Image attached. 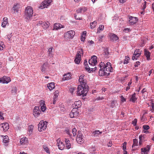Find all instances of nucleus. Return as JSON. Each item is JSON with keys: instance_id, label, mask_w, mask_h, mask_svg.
Returning a JSON list of instances; mask_svg holds the SVG:
<instances>
[{"instance_id": "obj_1", "label": "nucleus", "mask_w": 154, "mask_h": 154, "mask_svg": "<svg viewBox=\"0 0 154 154\" xmlns=\"http://www.w3.org/2000/svg\"><path fill=\"white\" fill-rule=\"evenodd\" d=\"M98 67L100 68L99 72V75L100 76L108 75L110 74V72H112L111 70L112 69L111 63L109 62L107 63L106 65L104 62H101Z\"/></svg>"}, {"instance_id": "obj_2", "label": "nucleus", "mask_w": 154, "mask_h": 154, "mask_svg": "<svg viewBox=\"0 0 154 154\" xmlns=\"http://www.w3.org/2000/svg\"><path fill=\"white\" fill-rule=\"evenodd\" d=\"M88 89V85H79L77 88V94L79 96H86Z\"/></svg>"}, {"instance_id": "obj_3", "label": "nucleus", "mask_w": 154, "mask_h": 154, "mask_svg": "<svg viewBox=\"0 0 154 154\" xmlns=\"http://www.w3.org/2000/svg\"><path fill=\"white\" fill-rule=\"evenodd\" d=\"M33 10L30 6H28L25 9L24 17L26 19V21L29 22L33 14Z\"/></svg>"}, {"instance_id": "obj_4", "label": "nucleus", "mask_w": 154, "mask_h": 154, "mask_svg": "<svg viewBox=\"0 0 154 154\" xmlns=\"http://www.w3.org/2000/svg\"><path fill=\"white\" fill-rule=\"evenodd\" d=\"M75 34V32L73 30L67 31L64 34V38L66 41H69L72 39Z\"/></svg>"}, {"instance_id": "obj_5", "label": "nucleus", "mask_w": 154, "mask_h": 154, "mask_svg": "<svg viewBox=\"0 0 154 154\" xmlns=\"http://www.w3.org/2000/svg\"><path fill=\"white\" fill-rule=\"evenodd\" d=\"M83 55V50L82 49H79L77 52L75 58L74 60V62L76 64H79L81 61V54Z\"/></svg>"}, {"instance_id": "obj_6", "label": "nucleus", "mask_w": 154, "mask_h": 154, "mask_svg": "<svg viewBox=\"0 0 154 154\" xmlns=\"http://www.w3.org/2000/svg\"><path fill=\"white\" fill-rule=\"evenodd\" d=\"M52 2V0H44L41 4L40 7L39 6V8L42 9L45 8H47L51 5V3Z\"/></svg>"}, {"instance_id": "obj_7", "label": "nucleus", "mask_w": 154, "mask_h": 154, "mask_svg": "<svg viewBox=\"0 0 154 154\" xmlns=\"http://www.w3.org/2000/svg\"><path fill=\"white\" fill-rule=\"evenodd\" d=\"M47 122L46 121L44 122L43 120L39 122V131L41 132L44 131L47 128Z\"/></svg>"}, {"instance_id": "obj_8", "label": "nucleus", "mask_w": 154, "mask_h": 154, "mask_svg": "<svg viewBox=\"0 0 154 154\" xmlns=\"http://www.w3.org/2000/svg\"><path fill=\"white\" fill-rule=\"evenodd\" d=\"M86 77L83 75H81L79 77V81L81 85H87V81L86 80Z\"/></svg>"}, {"instance_id": "obj_9", "label": "nucleus", "mask_w": 154, "mask_h": 154, "mask_svg": "<svg viewBox=\"0 0 154 154\" xmlns=\"http://www.w3.org/2000/svg\"><path fill=\"white\" fill-rule=\"evenodd\" d=\"M141 51H140V49H137L135 50L132 57V60H137L138 57L140 55Z\"/></svg>"}, {"instance_id": "obj_10", "label": "nucleus", "mask_w": 154, "mask_h": 154, "mask_svg": "<svg viewBox=\"0 0 154 154\" xmlns=\"http://www.w3.org/2000/svg\"><path fill=\"white\" fill-rule=\"evenodd\" d=\"M78 110L73 109L72 111L70 113L69 116L71 118H75L77 117L78 116L79 112L77 111Z\"/></svg>"}, {"instance_id": "obj_11", "label": "nucleus", "mask_w": 154, "mask_h": 154, "mask_svg": "<svg viewBox=\"0 0 154 154\" xmlns=\"http://www.w3.org/2000/svg\"><path fill=\"white\" fill-rule=\"evenodd\" d=\"M109 53L108 49H106L104 50L103 54L99 55V57L102 60H103L104 58L103 57V56H104V58H107L109 57Z\"/></svg>"}, {"instance_id": "obj_12", "label": "nucleus", "mask_w": 154, "mask_h": 154, "mask_svg": "<svg viewBox=\"0 0 154 154\" xmlns=\"http://www.w3.org/2000/svg\"><path fill=\"white\" fill-rule=\"evenodd\" d=\"M97 57L95 56H92L90 59L89 60L88 63L91 66H95L97 63Z\"/></svg>"}, {"instance_id": "obj_13", "label": "nucleus", "mask_w": 154, "mask_h": 154, "mask_svg": "<svg viewBox=\"0 0 154 154\" xmlns=\"http://www.w3.org/2000/svg\"><path fill=\"white\" fill-rule=\"evenodd\" d=\"M57 145L58 147V148L61 150H63L65 147V145L64 143L61 141L60 138H58L57 140Z\"/></svg>"}, {"instance_id": "obj_14", "label": "nucleus", "mask_w": 154, "mask_h": 154, "mask_svg": "<svg viewBox=\"0 0 154 154\" xmlns=\"http://www.w3.org/2000/svg\"><path fill=\"white\" fill-rule=\"evenodd\" d=\"M77 142L79 144L83 143L84 141V139L83 137V135L81 133H79L77 135L76 138Z\"/></svg>"}, {"instance_id": "obj_15", "label": "nucleus", "mask_w": 154, "mask_h": 154, "mask_svg": "<svg viewBox=\"0 0 154 154\" xmlns=\"http://www.w3.org/2000/svg\"><path fill=\"white\" fill-rule=\"evenodd\" d=\"M40 105L41 107V110L43 112H45L46 110V107L45 104V102L44 100H41L39 102Z\"/></svg>"}, {"instance_id": "obj_16", "label": "nucleus", "mask_w": 154, "mask_h": 154, "mask_svg": "<svg viewBox=\"0 0 154 154\" xmlns=\"http://www.w3.org/2000/svg\"><path fill=\"white\" fill-rule=\"evenodd\" d=\"M50 23L48 22H45L39 21V25L42 27L44 29H45L48 28L49 26Z\"/></svg>"}, {"instance_id": "obj_17", "label": "nucleus", "mask_w": 154, "mask_h": 154, "mask_svg": "<svg viewBox=\"0 0 154 154\" xmlns=\"http://www.w3.org/2000/svg\"><path fill=\"white\" fill-rule=\"evenodd\" d=\"M129 22L131 25H133L138 20V18L135 17L130 16L129 17Z\"/></svg>"}, {"instance_id": "obj_18", "label": "nucleus", "mask_w": 154, "mask_h": 154, "mask_svg": "<svg viewBox=\"0 0 154 154\" xmlns=\"http://www.w3.org/2000/svg\"><path fill=\"white\" fill-rule=\"evenodd\" d=\"M81 106V102L80 100L75 101L72 105L73 109H76L80 108Z\"/></svg>"}, {"instance_id": "obj_19", "label": "nucleus", "mask_w": 154, "mask_h": 154, "mask_svg": "<svg viewBox=\"0 0 154 154\" xmlns=\"http://www.w3.org/2000/svg\"><path fill=\"white\" fill-rule=\"evenodd\" d=\"M10 78L5 76H4L0 79V82L3 83H8L11 81Z\"/></svg>"}, {"instance_id": "obj_20", "label": "nucleus", "mask_w": 154, "mask_h": 154, "mask_svg": "<svg viewBox=\"0 0 154 154\" xmlns=\"http://www.w3.org/2000/svg\"><path fill=\"white\" fill-rule=\"evenodd\" d=\"M150 149V146L147 145L146 147L142 148L141 149L142 154H148V152L149 151Z\"/></svg>"}, {"instance_id": "obj_21", "label": "nucleus", "mask_w": 154, "mask_h": 154, "mask_svg": "<svg viewBox=\"0 0 154 154\" xmlns=\"http://www.w3.org/2000/svg\"><path fill=\"white\" fill-rule=\"evenodd\" d=\"M137 99V97H136V93H134L133 94L131 95L129 98V101L133 103H135Z\"/></svg>"}, {"instance_id": "obj_22", "label": "nucleus", "mask_w": 154, "mask_h": 154, "mask_svg": "<svg viewBox=\"0 0 154 154\" xmlns=\"http://www.w3.org/2000/svg\"><path fill=\"white\" fill-rule=\"evenodd\" d=\"M87 10V8L86 7H81L78 8L76 10L77 13H84Z\"/></svg>"}, {"instance_id": "obj_23", "label": "nucleus", "mask_w": 154, "mask_h": 154, "mask_svg": "<svg viewBox=\"0 0 154 154\" xmlns=\"http://www.w3.org/2000/svg\"><path fill=\"white\" fill-rule=\"evenodd\" d=\"M63 26L59 23H55L54 24L53 30H57L63 28Z\"/></svg>"}, {"instance_id": "obj_24", "label": "nucleus", "mask_w": 154, "mask_h": 154, "mask_svg": "<svg viewBox=\"0 0 154 154\" xmlns=\"http://www.w3.org/2000/svg\"><path fill=\"white\" fill-rule=\"evenodd\" d=\"M1 127L3 128V131H6L9 129L8 124L7 123H3L1 124Z\"/></svg>"}, {"instance_id": "obj_25", "label": "nucleus", "mask_w": 154, "mask_h": 154, "mask_svg": "<svg viewBox=\"0 0 154 154\" xmlns=\"http://www.w3.org/2000/svg\"><path fill=\"white\" fill-rule=\"evenodd\" d=\"M33 114L35 118H37L38 115V106H35L33 111Z\"/></svg>"}, {"instance_id": "obj_26", "label": "nucleus", "mask_w": 154, "mask_h": 154, "mask_svg": "<svg viewBox=\"0 0 154 154\" xmlns=\"http://www.w3.org/2000/svg\"><path fill=\"white\" fill-rule=\"evenodd\" d=\"M54 52V50H53V47L49 48L48 51V55L51 57H53Z\"/></svg>"}, {"instance_id": "obj_27", "label": "nucleus", "mask_w": 154, "mask_h": 154, "mask_svg": "<svg viewBox=\"0 0 154 154\" xmlns=\"http://www.w3.org/2000/svg\"><path fill=\"white\" fill-rule=\"evenodd\" d=\"M28 139L26 137H23L20 139V143L21 145L26 144L28 143Z\"/></svg>"}, {"instance_id": "obj_28", "label": "nucleus", "mask_w": 154, "mask_h": 154, "mask_svg": "<svg viewBox=\"0 0 154 154\" xmlns=\"http://www.w3.org/2000/svg\"><path fill=\"white\" fill-rule=\"evenodd\" d=\"M63 77L62 78V80L65 81L69 79L71 77V75L70 73H68L63 75Z\"/></svg>"}, {"instance_id": "obj_29", "label": "nucleus", "mask_w": 154, "mask_h": 154, "mask_svg": "<svg viewBox=\"0 0 154 154\" xmlns=\"http://www.w3.org/2000/svg\"><path fill=\"white\" fill-rule=\"evenodd\" d=\"M109 37L111 40L113 41H116L118 39L117 35L113 34H110L109 35Z\"/></svg>"}, {"instance_id": "obj_30", "label": "nucleus", "mask_w": 154, "mask_h": 154, "mask_svg": "<svg viewBox=\"0 0 154 154\" xmlns=\"http://www.w3.org/2000/svg\"><path fill=\"white\" fill-rule=\"evenodd\" d=\"M144 55H145L146 59L147 60H149L150 59V53L146 49H145L144 50Z\"/></svg>"}, {"instance_id": "obj_31", "label": "nucleus", "mask_w": 154, "mask_h": 154, "mask_svg": "<svg viewBox=\"0 0 154 154\" xmlns=\"http://www.w3.org/2000/svg\"><path fill=\"white\" fill-rule=\"evenodd\" d=\"M49 66L48 64L47 63H44L42 65L41 68V71L42 72H45Z\"/></svg>"}, {"instance_id": "obj_32", "label": "nucleus", "mask_w": 154, "mask_h": 154, "mask_svg": "<svg viewBox=\"0 0 154 154\" xmlns=\"http://www.w3.org/2000/svg\"><path fill=\"white\" fill-rule=\"evenodd\" d=\"M65 142L66 143V147L67 149H69L71 148V145L70 143V141L68 139H65Z\"/></svg>"}, {"instance_id": "obj_33", "label": "nucleus", "mask_w": 154, "mask_h": 154, "mask_svg": "<svg viewBox=\"0 0 154 154\" xmlns=\"http://www.w3.org/2000/svg\"><path fill=\"white\" fill-rule=\"evenodd\" d=\"M8 18L5 17L3 19V21L2 23V26L3 27H5L8 23Z\"/></svg>"}, {"instance_id": "obj_34", "label": "nucleus", "mask_w": 154, "mask_h": 154, "mask_svg": "<svg viewBox=\"0 0 154 154\" xmlns=\"http://www.w3.org/2000/svg\"><path fill=\"white\" fill-rule=\"evenodd\" d=\"M48 87L50 91L52 90L55 87L54 83V82H51L48 84Z\"/></svg>"}, {"instance_id": "obj_35", "label": "nucleus", "mask_w": 154, "mask_h": 154, "mask_svg": "<svg viewBox=\"0 0 154 154\" xmlns=\"http://www.w3.org/2000/svg\"><path fill=\"white\" fill-rule=\"evenodd\" d=\"M20 8V5L19 4H17L16 5H14L13 7V9L16 12H18Z\"/></svg>"}, {"instance_id": "obj_36", "label": "nucleus", "mask_w": 154, "mask_h": 154, "mask_svg": "<svg viewBox=\"0 0 154 154\" xmlns=\"http://www.w3.org/2000/svg\"><path fill=\"white\" fill-rule=\"evenodd\" d=\"M33 126L32 125H30L28 127V134L29 135H30L32 134L33 129Z\"/></svg>"}, {"instance_id": "obj_37", "label": "nucleus", "mask_w": 154, "mask_h": 154, "mask_svg": "<svg viewBox=\"0 0 154 154\" xmlns=\"http://www.w3.org/2000/svg\"><path fill=\"white\" fill-rule=\"evenodd\" d=\"M11 93L13 95H15L17 93V88L15 86H13L11 90Z\"/></svg>"}, {"instance_id": "obj_38", "label": "nucleus", "mask_w": 154, "mask_h": 154, "mask_svg": "<svg viewBox=\"0 0 154 154\" xmlns=\"http://www.w3.org/2000/svg\"><path fill=\"white\" fill-rule=\"evenodd\" d=\"M102 133V132L101 131L100 132V131L97 130L93 132L92 133V135H93L94 137H96L98 136L100 133L101 134Z\"/></svg>"}, {"instance_id": "obj_39", "label": "nucleus", "mask_w": 154, "mask_h": 154, "mask_svg": "<svg viewBox=\"0 0 154 154\" xmlns=\"http://www.w3.org/2000/svg\"><path fill=\"white\" fill-rule=\"evenodd\" d=\"M4 137V139L3 140V142L4 143H8V136L7 135H5V136H3Z\"/></svg>"}, {"instance_id": "obj_40", "label": "nucleus", "mask_w": 154, "mask_h": 154, "mask_svg": "<svg viewBox=\"0 0 154 154\" xmlns=\"http://www.w3.org/2000/svg\"><path fill=\"white\" fill-rule=\"evenodd\" d=\"M43 148L44 149V150L48 153L50 154V151L48 147L46 146L45 145H43L42 146Z\"/></svg>"}, {"instance_id": "obj_41", "label": "nucleus", "mask_w": 154, "mask_h": 154, "mask_svg": "<svg viewBox=\"0 0 154 154\" xmlns=\"http://www.w3.org/2000/svg\"><path fill=\"white\" fill-rule=\"evenodd\" d=\"M104 26L103 25H100L99 26L97 29V33H100V31H103L104 29Z\"/></svg>"}, {"instance_id": "obj_42", "label": "nucleus", "mask_w": 154, "mask_h": 154, "mask_svg": "<svg viewBox=\"0 0 154 154\" xmlns=\"http://www.w3.org/2000/svg\"><path fill=\"white\" fill-rule=\"evenodd\" d=\"M59 91L58 90H56L54 93L53 98L54 99H57L59 94Z\"/></svg>"}, {"instance_id": "obj_43", "label": "nucleus", "mask_w": 154, "mask_h": 154, "mask_svg": "<svg viewBox=\"0 0 154 154\" xmlns=\"http://www.w3.org/2000/svg\"><path fill=\"white\" fill-rule=\"evenodd\" d=\"M97 25V22L96 21H94L92 23L90 24V26L91 28H94Z\"/></svg>"}, {"instance_id": "obj_44", "label": "nucleus", "mask_w": 154, "mask_h": 154, "mask_svg": "<svg viewBox=\"0 0 154 154\" xmlns=\"http://www.w3.org/2000/svg\"><path fill=\"white\" fill-rule=\"evenodd\" d=\"M132 84V81L131 80L128 83V86L126 88V91H127L128 90L130 89V87L131 86V85Z\"/></svg>"}, {"instance_id": "obj_45", "label": "nucleus", "mask_w": 154, "mask_h": 154, "mask_svg": "<svg viewBox=\"0 0 154 154\" xmlns=\"http://www.w3.org/2000/svg\"><path fill=\"white\" fill-rule=\"evenodd\" d=\"M116 103H115V100H112L111 102L110 106L112 108H113L114 107H116V106H115V104Z\"/></svg>"}, {"instance_id": "obj_46", "label": "nucleus", "mask_w": 154, "mask_h": 154, "mask_svg": "<svg viewBox=\"0 0 154 154\" xmlns=\"http://www.w3.org/2000/svg\"><path fill=\"white\" fill-rule=\"evenodd\" d=\"M138 142V140L136 139H133V144L132 146L133 147L134 146H136L137 145Z\"/></svg>"}, {"instance_id": "obj_47", "label": "nucleus", "mask_w": 154, "mask_h": 154, "mask_svg": "<svg viewBox=\"0 0 154 154\" xmlns=\"http://www.w3.org/2000/svg\"><path fill=\"white\" fill-rule=\"evenodd\" d=\"M130 59V58L128 57H125V59L124 61V64H127L128 63V61Z\"/></svg>"}, {"instance_id": "obj_48", "label": "nucleus", "mask_w": 154, "mask_h": 154, "mask_svg": "<svg viewBox=\"0 0 154 154\" xmlns=\"http://www.w3.org/2000/svg\"><path fill=\"white\" fill-rule=\"evenodd\" d=\"M84 64L85 65V69L88 70V71H89L90 70V67H89V68H88V67H87V65H88V66L87 63V60H85Z\"/></svg>"}, {"instance_id": "obj_49", "label": "nucleus", "mask_w": 154, "mask_h": 154, "mask_svg": "<svg viewBox=\"0 0 154 154\" xmlns=\"http://www.w3.org/2000/svg\"><path fill=\"white\" fill-rule=\"evenodd\" d=\"M77 130L75 128H74L72 130V132L73 134V136H75L76 135Z\"/></svg>"}, {"instance_id": "obj_50", "label": "nucleus", "mask_w": 154, "mask_h": 154, "mask_svg": "<svg viewBox=\"0 0 154 154\" xmlns=\"http://www.w3.org/2000/svg\"><path fill=\"white\" fill-rule=\"evenodd\" d=\"M146 2L145 1L143 3L142 5H141V7L142 8V9L143 10H144L146 8Z\"/></svg>"}, {"instance_id": "obj_51", "label": "nucleus", "mask_w": 154, "mask_h": 154, "mask_svg": "<svg viewBox=\"0 0 154 154\" xmlns=\"http://www.w3.org/2000/svg\"><path fill=\"white\" fill-rule=\"evenodd\" d=\"M127 143L126 142H125L123 144L122 148L124 150H125L126 149V145Z\"/></svg>"}, {"instance_id": "obj_52", "label": "nucleus", "mask_w": 154, "mask_h": 154, "mask_svg": "<svg viewBox=\"0 0 154 154\" xmlns=\"http://www.w3.org/2000/svg\"><path fill=\"white\" fill-rule=\"evenodd\" d=\"M137 122V120L136 119H135L132 122V124H133L134 126H136Z\"/></svg>"}, {"instance_id": "obj_53", "label": "nucleus", "mask_w": 154, "mask_h": 154, "mask_svg": "<svg viewBox=\"0 0 154 154\" xmlns=\"http://www.w3.org/2000/svg\"><path fill=\"white\" fill-rule=\"evenodd\" d=\"M4 46L3 43L2 42H0V50L1 51L3 50V47Z\"/></svg>"}, {"instance_id": "obj_54", "label": "nucleus", "mask_w": 154, "mask_h": 154, "mask_svg": "<svg viewBox=\"0 0 154 154\" xmlns=\"http://www.w3.org/2000/svg\"><path fill=\"white\" fill-rule=\"evenodd\" d=\"M11 37V34H9L7 35H6L5 37V38L6 39H8L9 40H10V38Z\"/></svg>"}, {"instance_id": "obj_55", "label": "nucleus", "mask_w": 154, "mask_h": 154, "mask_svg": "<svg viewBox=\"0 0 154 154\" xmlns=\"http://www.w3.org/2000/svg\"><path fill=\"white\" fill-rule=\"evenodd\" d=\"M143 128L145 130H148L149 128V127L148 125H144L143 126Z\"/></svg>"}, {"instance_id": "obj_56", "label": "nucleus", "mask_w": 154, "mask_h": 154, "mask_svg": "<svg viewBox=\"0 0 154 154\" xmlns=\"http://www.w3.org/2000/svg\"><path fill=\"white\" fill-rule=\"evenodd\" d=\"M140 62L139 61L136 62V63L134 65V66L135 67H137L138 66L140 65Z\"/></svg>"}, {"instance_id": "obj_57", "label": "nucleus", "mask_w": 154, "mask_h": 154, "mask_svg": "<svg viewBox=\"0 0 154 154\" xmlns=\"http://www.w3.org/2000/svg\"><path fill=\"white\" fill-rule=\"evenodd\" d=\"M144 138V137L142 135H140L139 136V140L142 141Z\"/></svg>"}, {"instance_id": "obj_58", "label": "nucleus", "mask_w": 154, "mask_h": 154, "mask_svg": "<svg viewBox=\"0 0 154 154\" xmlns=\"http://www.w3.org/2000/svg\"><path fill=\"white\" fill-rule=\"evenodd\" d=\"M74 17L75 18V19H77V20H82V18L81 17H78L77 16V15H76V14H75L74 15Z\"/></svg>"}, {"instance_id": "obj_59", "label": "nucleus", "mask_w": 154, "mask_h": 154, "mask_svg": "<svg viewBox=\"0 0 154 154\" xmlns=\"http://www.w3.org/2000/svg\"><path fill=\"white\" fill-rule=\"evenodd\" d=\"M75 90V89L74 88H71L69 89V91L71 93H72Z\"/></svg>"}, {"instance_id": "obj_60", "label": "nucleus", "mask_w": 154, "mask_h": 154, "mask_svg": "<svg viewBox=\"0 0 154 154\" xmlns=\"http://www.w3.org/2000/svg\"><path fill=\"white\" fill-rule=\"evenodd\" d=\"M2 115L3 113L1 112H0V119H4V118L2 116Z\"/></svg>"}, {"instance_id": "obj_61", "label": "nucleus", "mask_w": 154, "mask_h": 154, "mask_svg": "<svg viewBox=\"0 0 154 154\" xmlns=\"http://www.w3.org/2000/svg\"><path fill=\"white\" fill-rule=\"evenodd\" d=\"M104 99V98L102 97H98L96 99V100H103Z\"/></svg>"}, {"instance_id": "obj_62", "label": "nucleus", "mask_w": 154, "mask_h": 154, "mask_svg": "<svg viewBox=\"0 0 154 154\" xmlns=\"http://www.w3.org/2000/svg\"><path fill=\"white\" fill-rule=\"evenodd\" d=\"M147 91V89L146 88H143L142 90L141 91V93L142 94L144 93L145 92H146Z\"/></svg>"}, {"instance_id": "obj_63", "label": "nucleus", "mask_w": 154, "mask_h": 154, "mask_svg": "<svg viewBox=\"0 0 154 154\" xmlns=\"http://www.w3.org/2000/svg\"><path fill=\"white\" fill-rule=\"evenodd\" d=\"M121 98L122 99V101L123 102H125L126 101L125 99L124 98L123 96H121Z\"/></svg>"}, {"instance_id": "obj_64", "label": "nucleus", "mask_w": 154, "mask_h": 154, "mask_svg": "<svg viewBox=\"0 0 154 154\" xmlns=\"http://www.w3.org/2000/svg\"><path fill=\"white\" fill-rule=\"evenodd\" d=\"M107 146L109 147H111L112 146V142L111 141H110L109 144H107Z\"/></svg>"}]
</instances>
